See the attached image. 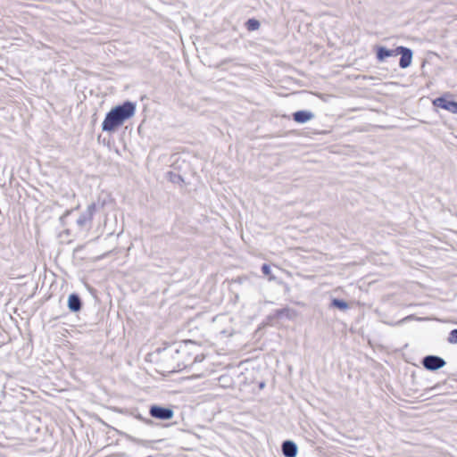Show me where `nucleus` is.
Returning a JSON list of instances; mask_svg holds the SVG:
<instances>
[{"instance_id": "f257e3e1", "label": "nucleus", "mask_w": 457, "mask_h": 457, "mask_svg": "<svg viewBox=\"0 0 457 457\" xmlns=\"http://www.w3.org/2000/svg\"><path fill=\"white\" fill-rule=\"evenodd\" d=\"M135 112L136 104L131 102L112 108L102 123V129L106 132H114L126 120L132 118Z\"/></svg>"}, {"instance_id": "f03ea898", "label": "nucleus", "mask_w": 457, "mask_h": 457, "mask_svg": "<svg viewBox=\"0 0 457 457\" xmlns=\"http://www.w3.org/2000/svg\"><path fill=\"white\" fill-rule=\"evenodd\" d=\"M423 366L428 370H436L445 365L444 359L435 355L426 356L422 361Z\"/></svg>"}, {"instance_id": "7ed1b4c3", "label": "nucleus", "mask_w": 457, "mask_h": 457, "mask_svg": "<svg viewBox=\"0 0 457 457\" xmlns=\"http://www.w3.org/2000/svg\"><path fill=\"white\" fill-rule=\"evenodd\" d=\"M401 54L399 66L402 69H406L411 64L412 61V51L410 48L404 46L397 47V55Z\"/></svg>"}, {"instance_id": "20e7f679", "label": "nucleus", "mask_w": 457, "mask_h": 457, "mask_svg": "<svg viewBox=\"0 0 457 457\" xmlns=\"http://www.w3.org/2000/svg\"><path fill=\"white\" fill-rule=\"evenodd\" d=\"M436 107L445 109L452 113L457 114V102L447 100L445 97H438L433 100Z\"/></svg>"}, {"instance_id": "39448f33", "label": "nucleus", "mask_w": 457, "mask_h": 457, "mask_svg": "<svg viewBox=\"0 0 457 457\" xmlns=\"http://www.w3.org/2000/svg\"><path fill=\"white\" fill-rule=\"evenodd\" d=\"M150 413L153 417L161 420H170L173 417L172 410L160 406H153L151 408Z\"/></svg>"}, {"instance_id": "423d86ee", "label": "nucleus", "mask_w": 457, "mask_h": 457, "mask_svg": "<svg viewBox=\"0 0 457 457\" xmlns=\"http://www.w3.org/2000/svg\"><path fill=\"white\" fill-rule=\"evenodd\" d=\"M282 452L286 457H295L297 454V446L292 441H286L282 445Z\"/></svg>"}, {"instance_id": "0eeeda50", "label": "nucleus", "mask_w": 457, "mask_h": 457, "mask_svg": "<svg viewBox=\"0 0 457 457\" xmlns=\"http://www.w3.org/2000/svg\"><path fill=\"white\" fill-rule=\"evenodd\" d=\"M397 55V48L395 50L386 49L384 46L377 47V58L379 62H384L386 58Z\"/></svg>"}, {"instance_id": "6e6552de", "label": "nucleus", "mask_w": 457, "mask_h": 457, "mask_svg": "<svg viewBox=\"0 0 457 457\" xmlns=\"http://www.w3.org/2000/svg\"><path fill=\"white\" fill-rule=\"evenodd\" d=\"M294 120L298 123H305L313 119L314 114L309 111H298L294 113Z\"/></svg>"}, {"instance_id": "1a4fd4ad", "label": "nucleus", "mask_w": 457, "mask_h": 457, "mask_svg": "<svg viewBox=\"0 0 457 457\" xmlns=\"http://www.w3.org/2000/svg\"><path fill=\"white\" fill-rule=\"evenodd\" d=\"M68 307L71 312L80 310L81 303L79 298L76 295H71L68 298Z\"/></svg>"}, {"instance_id": "9d476101", "label": "nucleus", "mask_w": 457, "mask_h": 457, "mask_svg": "<svg viewBox=\"0 0 457 457\" xmlns=\"http://www.w3.org/2000/svg\"><path fill=\"white\" fill-rule=\"evenodd\" d=\"M95 211V205H89L87 209L86 213H83L78 220V224L79 226H84L87 223V221L92 218L93 212Z\"/></svg>"}, {"instance_id": "9b49d317", "label": "nucleus", "mask_w": 457, "mask_h": 457, "mask_svg": "<svg viewBox=\"0 0 457 457\" xmlns=\"http://www.w3.org/2000/svg\"><path fill=\"white\" fill-rule=\"evenodd\" d=\"M245 26L249 31H253L260 28V22L255 19H250L246 21Z\"/></svg>"}, {"instance_id": "f8f14e48", "label": "nucleus", "mask_w": 457, "mask_h": 457, "mask_svg": "<svg viewBox=\"0 0 457 457\" xmlns=\"http://www.w3.org/2000/svg\"><path fill=\"white\" fill-rule=\"evenodd\" d=\"M332 305L340 310H346L348 308V303L346 302H345L343 300H339V299H334L332 301Z\"/></svg>"}, {"instance_id": "ddd939ff", "label": "nucleus", "mask_w": 457, "mask_h": 457, "mask_svg": "<svg viewBox=\"0 0 457 457\" xmlns=\"http://www.w3.org/2000/svg\"><path fill=\"white\" fill-rule=\"evenodd\" d=\"M262 270L264 275L269 276L270 280L275 279V278L273 276H271V274H270V268L268 264H263L262 267Z\"/></svg>"}, {"instance_id": "4468645a", "label": "nucleus", "mask_w": 457, "mask_h": 457, "mask_svg": "<svg viewBox=\"0 0 457 457\" xmlns=\"http://www.w3.org/2000/svg\"><path fill=\"white\" fill-rule=\"evenodd\" d=\"M448 341L451 344H457V329H453L451 331Z\"/></svg>"}, {"instance_id": "2eb2a0df", "label": "nucleus", "mask_w": 457, "mask_h": 457, "mask_svg": "<svg viewBox=\"0 0 457 457\" xmlns=\"http://www.w3.org/2000/svg\"><path fill=\"white\" fill-rule=\"evenodd\" d=\"M411 319H412V316H407L404 319H403L402 320H400L398 323L400 324V323H403L405 320H411Z\"/></svg>"}]
</instances>
